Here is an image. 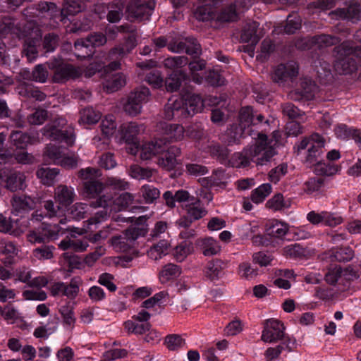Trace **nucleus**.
<instances>
[{
    "label": "nucleus",
    "instance_id": "1",
    "mask_svg": "<svg viewBox=\"0 0 361 361\" xmlns=\"http://www.w3.org/2000/svg\"><path fill=\"white\" fill-rule=\"evenodd\" d=\"M334 68L339 74H350L357 70L361 61V47L349 41L336 46L332 51Z\"/></svg>",
    "mask_w": 361,
    "mask_h": 361
},
{
    "label": "nucleus",
    "instance_id": "2",
    "mask_svg": "<svg viewBox=\"0 0 361 361\" xmlns=\"http://www.w3.org/2000/svg\"><path fill=\"white\" fill-rule=\"evenodd\" d=\"M178 197L181 201L183 209L185 211V214L176 221V225L179 228L190 227L193 221L207 215V210L203 207L201 201L190 195L188 192H180Z\"/></svg>",
    "mask_w": 361,
    "mask_h": 361
},
{
    "label": "nucleus",
    "instance_id": "3",
    "mask_svg": "<svg viewBox=\"0 0 361 361\" xmlns=\"http://www.w3.org/2000/svg\"><path fill=\"white\" fill-rule=\"evenodd\" d=\"M53 116V114H51ZM49 123L43 128V135L53 140L65 142L68 146H72L75 142V133L73 128L61 130L60 128L63 127L66 121L57 114L54 116H48Z\"/></svg>",
    "mask_w": 361,
    "mask_h": 361
},
{
    "label": "nucleus",
    "instance_id": "4",
    "mask_svg": "<svg viewBox=\"0 0 361 361\" xmlns=\"http://www.w3.org/2000/svg\"><path fill=\"white\" fill-rule=\"evenodd\" d=\"M271 143L267 135L258 133L255 144L250 146L253 161L257 165H266L276 154V151Z\"/></svg>",
    "mask_w": 361,
    "mask_h": 361
},
{
    "label": "nucleus",
    "instance_id": "5",
    "mask_svg": "<svg viewBox=\"0 0 361 361\" xmlns=\"http://www.w3.org/2000/svg\"><path fill=\"white\" fill-rule=\"evenodd\" d=\"M145 231L142 228L131 226L121 235H114L110 239V243L117 252H127L133 246L134 242L140 235H144Z\"/></svg>",
    "mask_w": 361,
    "mask_h": 361
},
{
    "label": "nucleus",
    "instance_id": "6",
    "mask_svg": "<svg viewBox=\"0 0 361 361\" xmlns=\"http://www.w3.org/2000/svg\"><path fill=\"white\" fill-rule=\"evenodd\" d=\"M49 67L53 71L52 80L57 83H63L69 80H75L82 74V70L69 63H49Z\"/></svg>",
    "mask_w": 361,
    "mask_h": 361
},
{
    "label": "nucleus",
    "instance_id": "7",
    "mask_svg": "<svg viewBox=\"0 0 361 361\" xmlns=\"http://www.w3.org/2000/svg\"><path fill=\"white\" fill-rule=\"evenodd\" d=\"M154 7V0H132L127 6L128 17L138 20L148 19Z\"/></svg>",
    "mask_w": 361,
    "mask_h": 361
},
{
    "label": "nucleus",
    "instance_id": "8",
    "mask_svg": "<svg viewBox=\"0 0 361 361\" xmlns=\"http://www.w3.org/2000/svg\"><path fill=\"white\" fill-rule=\"evenodd\" d=\"M149 95V90L146 87L136 89L121 102L123 111L126 113H140L142 104L147 101Z\"/></svg>",
    "mask_w": 361,
    "mask_h": 361
},
{
    "label": "nucleus",
    "instance_id": "9",
    "mask_svg": "<svg viewBox=\"0 0 361 361\" xmlns=\"http://www.w3.org/2000/svg\"><path fill=\"white\" fill-rule=\"evenodd\" d=\"M134 30V28L129 25H124L118 27V31L130 32L131 35L128 37L123 44H120L109 51V59H122L134 49L136 46L135 36L133 34Z\"/></svg>",
    "mask_w": 361,
    "mask_h": 361
},
{
    "label": "nucleus",
    "instance_id": "10",
    "mask_svg": "<svg viewBox=\"0 0 361 361\" xmlns=\"http://www.w3.org/2000/svg\"><path fill=\"white\" fill-rule=\"evenodd\" d=\"M123 4L116 2L108 5H97L94 10L100 19L104 18L106 16L109 23H118L122 18L123 16Z\"/></svg>",
    "mask_w": 361,
    "mask_h": 361
},
{
    "label": "nucleus",
    "instance_id": "11",
    "mask_svg": "<svg viewBox=\"0 0 361 361\" xmlns=\"http://www.w3.org/2000/svg\"><path fill=\"white\" fill-rule=\"evenodd\" d=\"M169 51L175 53L185 51L189 55L197 56L201 54L200 44L192 37H187L185 42L171 40L168 43Z\"/></svg>",
    "mask_w": 361,
    "mask_h": 361
},
{
    "label": "nucleus",
    "instance_id": "12",
    "mask_svg": "<svg viewBox=\"0 0 361 361\" xmlns=\"http://www.w3.org/2000/svg\"><path fill=\"white\" fill-rule=\"evenodd\" d=\"M284 329L285 327L280 321L273 319H268L264 324L262 340L269 343L281 340L284 336Z\"/></svg>",
    "mask_w": 361,
    "mask_h": 361
},
{
    "label": "nucleus",
    "instance_id": "13",
    "mask_svg": "<svg viewBox=\"0 0 361 361\" xmlns=\"http://www.w3.org/2000/svg\"><path fill=\"white\" fill-rule=\"evenodd\" d=\"M317 92L318 87L315 82L311 78L305 77L300 79L297 88L291 93V97L295 100L302 98L310 100L314 97Z\"/></svg>",
    "mask_w": 361,
    "mask_h": 361
},
{
    "label": "nucleus",
    "instance_id": "14",
    "mask_svg": "<svg viewBox=\"0 0 361 361\" xmlns=\"http://www.w3.org/2000/svg\"><path fill=\"white\" fill-rule=\"evenodd\" d=\"M110 198L106 195L99 196L96 200L90 203V207L93 208L102 207V209L97 212L94 216L90 218L87 222V228L92 230V226L98 224L107 219L108 212L106 207H108Z\"/></svg>",
    "mask_w": 361,
    "mask_h": 361
},
{
    "label": "nucleus",
    "instance_id": "15",
    "mask_svg": "<svg viewBox=\"0 0 361 361\" xmlns=\"http://www.w3.org/2000/svg\"><path fill=\"white\" fill-rule=\"evenodd\" d=\"M166 139H155L144 143L140 149V158L149 160L164 152L166 148Z\"/></svg>",
    "mask_w": 361,
    "mask_h": 361
},
{
    "label": "nucleus",
    "instance_id": "16",
    "mask_svg": "<svg viewBox=\"0 0 361 361\" xmlns=\"http://www.w3.org/2000/svg\"><path fill=\"white\" fill-rule=\"evenodd\" d=\"M298 74V65L295 61H290L286 64L278 66L272 76L274 82L283 83L288 79H293Z\"/></svg>",
    "mask_w": 361,
    "mask_h": 361
},
{
    "label": "nucleus",
    "instance_id": "17",
    "mask_svg": "<svg viewBox=\"0 0 361 361\" xmlns=\"http://www.w3.org/2000/svg\"><path fill=\"white\" fill-rule=\"evenodd\" d=\"M27 229V224L19 219L13 220L0 214V232L10 233L16 237L20 236Z\"/></svg>",
    "mask_w": 361,
    "mask_h": 361
},
{
    "label": "nucleus",
    "instance_id": "18",
    "mask_svg": "<svg viewBox=\"0 0 361 361\" xmlns=\"http://www.w3.org/2000/svg\"><path fill=\"white\" fill-rule=\"evenodd\" d=\"M181 150L176 146H171L166 148L164 152L160 154L162 156L159 159L158 164L167 171L173 170L178 164L177 157L180 156Z\"/></svg>",
    "mask_w": 361,
    "mask_h": 361
},
{
    "label": "nucleus",
    "instance_id": "19",
    "mask_svg": "<svg viewBox=\"0 0 361 361\" xmlns=\"http://www.w3.org/2000/svg\"><path fill=\"white\" fill-rule=\"evenodd\" d=\"M29 35L25 40L23 51L27 60L32 61L37 56V44L41 38V33L37 27H35Z\"/></svg>",
    "mask_w": 361,
    "mask_h": 361
},
{
    "label": "nucleus",
    "instance_id": "20",
    "mask_svg": "<svg viewBox=\"0 0 361 361\" xmlns=\"http://www.w3.org/2000/svg\"><path fill=\"white\" fill-rule=\"evenodd\" d=\"M251 147L244 148L241 152H235L229 161L228 166L235 168H245L253 161Z\"/></svg>",
    "mask_w": 361,
    "mask_h": 361
},
{
    "label": "nucleus",
    "instance_id": "21",
    "mask_svg": "<svg viewBox=\"0 0 361 361\" xmlns=\"http://www.w3.org/2000/svg\"><path fill=\"white\" fill-rule=\"evenodd\" d=\"M18 248L16 245L11 241L1 240L0 242V254L5 257L1 259V262L5 267H8L14 263V258L18 254Z\"/></svg>",
    "mask_w": 361,
    "mask_h": 361
},
{
    "label": "nucleus",
    "instance_id": "22",
    "mask_svg": "<svg viewBox=\"0 0 361 361\" xmlns=\"http://www.w3.org/2000/svg\"><path fill=\"white\" fill-rule=\"evenodd\" d=\"M75 194L71 187L66 185H59L55 188L54 197L56 201L62 206L67 207L72 204L75 200Z\"/></svg>",
    "mask_w": 361,
    "mask_h": 361
},
{
    "label": "nucleus",
    "instance_id": "23",
    "mask_svg": "<svg viewBox=\"0 0 361 361\" xmlns=\"http://www.w3.org/2000/svg\"><path fill=\"white\" fill-rule=\"evenodd\" d=\"M106 42V37L101 33H94L90 35L85 39H78L74 47L76 50L80 51L83 48L88 49L89 47H99Z\"/></svg>",
    "mask_w": 361,
    "mask_h": 361
},
{
    "label": "nucleus",
    "instance_id": "24",
    "mask_svg": "<svg viewBox=\"0 0 361 361\" xmlns=\"http://www.w3.org/2000/svg\"><path fill=\"white\" fill-rule=\"evenodd\" d=\"M207 152L210 157L221 164L228 165L230 150L218 142H212L207 146Z\"/></svg>",
    "mask_w": 361,
    "mask_h": 361
},
{
    "label": "nucleus",
    "instance_id": "25",
    "mask_svg": "<svg viewBox=\"0 0 361 361\" xmlns=\"http://www.w3.org/2000/svg\"><path fill=\"white\" fill-rule=\"evenodd\" d=\"M13 213L16 214L33 209L35 206V200L29 196H14L11 201Z\"/></svg>",
    "mask_w": 361,
    "mask_h": 361
},
{
    "label": "nucleus",
    "instance_id": "26",
    "mask_svg": "<svg viewBox=\"0 0 361 361\" xmlns=\"http://www.w3.org/2000/svg\"><path fill=\"white\" fill-rule=\"evenodd\" d=\"M6 187L11 191L23 190L25 187V176L20 172H10L6 176Z\"/></svg>",
    "mask_w": 361,
    "mask_h": 361
},
{
    "label": "nucleus",
    "instance_id": "27",
    "mask_svg": "<svg viewBox=\"0 0 361 361\" xmlns=\"http://www.w3.org/2000/svg\"><path fill=\"white\" fill-rule=\"evenodd\" d=\"M195 245L200 247L204 256H212L220 251V247L216 241L210 237L197 239Z\"/></svg>",
    "mask_w": 361,
    "mask_h": 361
},
{
    "label": "nucleus",
    "instance_id": "28",
    "mask_svg": "<svg viewBox=\"0 0 361 361\" xmlns=\"http://www.w3.org/2000/svg\"><path fill=\"white\" fill-rule=\"evenodd\" d=\"M258 26L259 23L255 21L247 23L243 30L241 40L255 45L259 39V36L257 33Z\"/></svg>",
    "mask_w": 361,
    "mask_h": 361
},
{
    "label": "nucleus",
    "instance_id": "29",
    "mask_svg": "<svg viewBox=\"0 0 361 361\" xmlns=\"http://www.w3.org/2000/svg\"><path fill=\"white\" fill-rule=\"evenodd\" d=\"M140 130H143L142 126H138L135 123H129L127 126L123 129V138L128 145L139 144L137 135Z\"/></svg>",
    "mask_w": 361,
    "mask_h": 361
},
{
    "label": "nucleus",
    "instance_id": "30",
    "mask_svg": "<svg viewBox=\"0 0 361 361\" xmlns=\"http://www.w3.org/2000/svg\"><path fill=\"white\" fill-rule=\"evenodd\" d=\"M104 188V184L96 179H91L83 183V191L88 198H95L99 196Z\"/></svg>",
    "mask_w": 361,
    "mask_h": 361
},
{
    "label": "nucleus",
    "instance_id": "31",
    "mask_svg": "<svg viewBox=\"0 0 361 361\" xmlns=\"http://www.w3.org/2000/svg\"><path fill=\"white\" fill-rule=\"evenodd\" d=\"M61 147L53 144L47 145L43 152V157L45 161L59 164L63 157Z\"/></svg>",
    "mask_w": 361,
    "mask_h": 361
},
{
    "label": "nucleus",
    "instance_id": "32",
    "mask_svg": "<svg viewBox=\"0 0 361 361\" xmlns=\"http://www.w3.org/2000/svg\"><path fill=\"white\" fill-rule=\"evenodd\" d=\"M311 42L319 48H326L336 45L341 42V39L336 36L322 34L312 37Z\"/></svg>",
    "mask_w": 361,
    "mask_h": 361
},
{
    "label": "nucleus",
    "instance_id": "33",
    "mask_svg": "<svg viewBox=\"0 0 361 361\" xmlns=\"http://www.w3.org/2000/svg\"><path fill=\"white\" fill-rule=\"evenodd\" d=\"M185 78V73L180 71H174L165 80V86L169 92L177 91Z\"/></svg>",
    "mask_w": 361,
    "mask_h": 361
},
{
    "label": "nucleus",
    "instance_id": "34",
    "mask_svg": "<svg viewBox=\"0 0 361 361\" xmlns=\"http://www.w3.org/2000/svg\"><path fill=\"white\" fill-rule=\"evenodd\" d=\"M36 174L44 185H51L59 174V169L42 167L37 171Z\"/></svg>",
    "mask_w": 361,
    "mask_h": 361
},
{
    "label": "nucleus",
    "instance_id": "35",
    "mask_svg": "<svg viewBox=\"0 0 361 361\" xmlns=\"http://www.w3.org/2000/svg\"><path fill=\"white\" fill-rule=\"evenodd\" d=\"M140 194L147 204L154 203L160 197V190L155 186L145 184L140 188Z\"/></svg>",
    "mask_w": 361,
    "mask_h": 361
},
{
    "label": "nucleus",
    "instance_id": "36",
    "mask_svg": "<svg viewBox=\"0 0 361 361\" xmlns=\"http://www.w3.org/2000/svg\"><path fill=\"white\" fill-rule=\"evenodd\" d=\"M169 243L165 240L159 241L157 244L153 245L147 251L148 257L153 260H158L167 254L169 249Z\"/></svg>",
    "mask_w": 361,
    "mask_h": 361
},
{
    "label": "nucleus",
    "instance_id": "37",
    "mask_svg": "<svg viewBox=\"0 0 361 361\" xmlns=\"http://www.w3.org/2000/svg\"><path fill=\"white\" fill-rule=\"evenodd\" d=\"M36 10L39 11L40 14L51 19L59 18V10L54 3L40 1L36 5Z\"/></svg>",
    "mask_w": 361,
    "mask_h": 361
},
{
    "label": "nucleus",
    "instance_id": "38",
    "mask_svg": "<svg viewBox=\"0 0 361 361\" xmlns=\"http://www.w3.org/2000/svg\"><path fill=\"white\" fill-rule=\"evenodd\" d=\"M184 106L185 113H198L202 111L204 102L199 95L193 94L188 97Z\"/></svg>",
    "mask_w": 361,
    "mask_h": 361
},
{
    "label": "nucleus",
    "instance_id": "39",
    "mask_svg": "<svg viewBox=\"0 0 361 361\" xmlns=\"http://www.w3.org/2000/svg\"><path fill=\"white\" fill-rule=\"evenodd\" d=\"M181 269L179 266L174 264H166L159 273V279L161 283H166L170 279L180 276Z\"/></svg>",
    "mask_w": 361,
    "mask_h": 361
},
{
    "label": "nucleus",
    "instance_id": "40",
    "mask_svg": "<svg viewBox=\"0 0 361 361\" xmlns=\"http://www.w3.org/2000/svg\"><path fill=\"white\" fill-rule=\"evenodd\" d=\"M354 257L353 250L349 247H341L333 253L326 254V258L329 257L331 261H338L340 262H348Z\"/></svg>",
    "mask_w": 361,
    "mask_h": 361
},
{
    "label": "nucleus",
    "instance_id": "41",
    "mask_svg": "<svg viewBox=\"0 0 361 361\" xmlns=\"http://www.w3.org/2000/svg\"><path fill=\"white\" fill-rule=\"evenodd\" d=\"M25 73L26 75L24 78L42 83L46 82L49 75L47 70L43 65L36 66L31 73L29 71H25Z\"/></svg>",
    "mask_w": 361,
    "mask_h": 361
},
{
    "label": "nucleus",
    "instance_id": "42",
    "mask_svg": "<svg viewBox=\"0 0 361 361\" xmlns=\"http://www.w3.org/2000/svg\"><path fill=\"white\" fill-rule=\"evenodd\" d=\"M126 84V77L122 73H116L113 75L108 79L105 84L104 88L108 92H114L117 91Z\"/></svg>",
    "mask_w": 361,
    "mask_h": 361
},
{
    "label": "nucleus",
    "instance_id": "43",
    "mask_svg": "<svg viewBox=\"0 0 361 361\" xmlns=\"http://www.w3.org/2000/svg\"><path fill=\"white\" fill-rule=\"evenodd\" d=\"M159 127L165 130L166 134L173 137L176 140H180L183 137L184 128L178 124H169L161 122Z\"/></svg>",
    "mask_w": 361,
    "mask_h": 361
},
{
    "label": "nucleus",
    "instance_id": "44",
    "mask_svg": "<svg viewBox=\"0 0 361 361\" xmlns=\"http://www.w3.org/2000/svg\"><path fill=\"white\" fill-rule=\"evenodd\" d=\"M154 172V169L143 168L138 165H133L129 169L130 176L137 180L149 179L152 176Z\"/></svg>",
    "mask_w": 361,
    "mask_h": 361
},
{
    "label": "nucleus",
    "instance_id": "45",
    "mask_svg": "<svg viewBox=\"0 0 361 361\" xmlns=\"http://www.w3.org/2000/svg\"><path fill=\"white\" fill-rule=\"evenodd\" d=\"M289 121L286 125V131L288 135L298 136L302 133V127L297 121L300 114H288Z\"/></svg>",
    "mask_w": 361,
    "mask_h": 361
},
{
    "label": "nucleus",
    "instance_id": "46",
    "mask_svg": "<svg viewBox=\"0 0 361 361\" xmlns=\"http://www.w3.org/2000/svg\"><path fill=\"white\" fill-rule=\"evenodd\" d=\"M288 229L286 224L276 221L267 228V233L274 238H282L288 233Z\"/></svg>",
    "mask_w": 361,
    "mask_h": 361
},
{
    "label": "nucleus",
    "instance_id": "47",
    "mask_svg": "<svg viewBox=\"0 0 361 361\" xmlns=\"http://www.w3.org/2000/svg\"><path fill=\"white\" fill-rule=\"evenodd\" d=\"M338 166L334 164L317 162L315 164L314 172L319 176H331L338 171Z\"/></svg>",
    "mask_w": 361,
    "mask_h": 361
},
{
    "label": "nucleus",
    "instance_id": "48",
    "mask_svg": "<svg viewBox=\"0 0 361 361\" xmlns=\"http://www.w3.org/2000/svg\"><path fill=\"white\" fill-rule=\"evenodd\" d=\"M10 140L11 143L17 148L24 149L30 143L31 137L21 131H15L11 134Z\"/></svg>",
    "mask_w": 361,
    "mask_h": 361
},
{
    "label": "nucleus",
    "instance_id": "49",
    "mask_svg": "<svg viewBox=\"0 0 361 361\" xmlns=\"http://www.w3.org/2000/svg\"><path fill=\"white\" fill-rule=\"evenodd\" d=\"M188 63V57L184 56H177L165 59L163 62V65L166 68L176 70L182 68Z\"/></svg>",
    "mask_w": 361,
    "mask_h": 361
},
{
    "label": "nucleus",
    "instance_id": "50",
    "mask_svg": "<svg viewBox=\"0 0 361 361\" xmlns=\"http://www.w3.org/2000/svg\"><path fill=\"white\" fill-rule=\"evenodd\" d=\"M271 191V186L270 184H262L254 190L251 199L255 203L262 202L270 194Z\"/></svg>",
    "mask_w": 361,
    "mask_h": 361
},
{
    "label": "nucleus",
    "instance_id": "51",
    "mask_svg": "<svg viewBox=\"0 0 361 361\" xmlns=\"http://www.w3.org/2000/svg\"><path fill=\"white\" fill-rule=\"evenodd\" d=\"M69 215L75 220H80L85 217L87 212V205L82 202H77L68 209Z\"/></svg>",
    "mask_w": 361,
    "mask_h": 361
},
{
    "label": "nucleus",
    "instance_id": "52",
    "mask_svg": "<svg viewBox=\"0 0 361 361\" xmlns=\"http://www.w3.org/2000/svg\"><path fill=\"white\" fill-rule=\"evenodd\" d=\"M184 102L182 99L173 97L168 100L165 105L166 113H173L180 111L181 113H185Z\"/></svg>",
    "mask_w": 361,
    "mask_h": 361
},
{
    "label": "nucleus",
    "instance_id": "53",
    "mask_svg": "<svg viewBox=\"0 0 361 361\" xmlns=\"http://www.w3.org/2000/svg\"><path fill=\"white\" fill-rule=\"evenodd\" d=\"M301 27V20L298 16L289 15L286 25L283 26V32L293 34Z\"/></svg>",
    "mask_w": 361,
    "mask_h": 361
},
{
    "label": "nucleus",
    "instance_id": "54",
    "mask_svg": "<svg viewBox=\"0 0 361 361\" xmlns=\"http://www.w3.org/2000/svg\"><path fill=\"white\" fill-rule=\"evenodd\" d=\"M305 252V250L298 243L288 245L283 248V255L287 257H300L304 256Z\"/></svg>",
    "mask_w": 361,
    "mask_h": 361
},
{
    "label": "nucleus",
    "instance_id": "55",
    "mask_svg": "<svg viewBox=\"0 0 361 361\" xmlns=\"http://www.w3.org/2000/svg\"><path fill=\"white\" fill-rule=\"evenodd\" d=\"M145 80L154 88L161 87L164 80L159 71H151L145 75Z\"/></svg>",
    "mask_w": 361,
    "mask_h": 361
},
{
    "label": "nucleus",
    "instance_id": "56",
    "mask_svg": "<svg viewBox=\"0 0 361 361\" xmlns=\"http://www.w3.org/2000/svg\"><path fill=\"white\" fill-rule=\"evenodd\" d=\"M346 20L357 22L361 20V8L358 4H350L345 8Z\"/></svg>",
    "mask_w": 361,
    "mask_h": 361
},
{
    "label": "nucleus",
    "instance_id": "57",
    "mask_svg": "<svg viewBox=\"0 0 361 361\" xmlns=\"http://www.w3.org/2000/svg\"><path fill=\"white\" fill-rule=\"evenodd\" d=\"M165 344L169 350H175L183 346L185 341L180 336L172 334L166 337Z\"/></svg>",
    "mask_w": 361,
    "mask_h": 361
},
{
    "label": "nucleus",
    "instance_id": "58",
    "mask_svg": "<svg viewBox=\"0 0 361 361\" xmlns=\"http://www.w3.org/2000/svg\"><path fill=\"white\" fill-rule=\"evenodd\" d=\"M213 5H203L200 4L195 11V17L200 21L208 20L212 13V6Z\"/></svg>",
    "mask_w": 361,
    "mask_h": 361
},
{
    "label": "nucleus",
    "instance_id": "59",
    "mask_svg": "<svg viewBox=\"0 0 361 361\" xmlns=\"http://www.w3.org/2000/svg\"><path fill=\"white\" fill-rule=\"evenodd\" d=\"M244 130L243 127H240L238 125H233L227 132L228 145L238 142L242 137Z\"/></svg>",
    "mask_w": 361,
    "mask_h": 361
},
{
    "label": "nucleus",
    "instance_id": "60",
    "mask_svg": "<svg viewBox=\"0 0 361 361\" xmlns=\"http://www.w3.org/2000/svg\"><path fill=\"white\" fill-rule=\"evenodd\" d=\"M190 252V247L189 245L186 243H181L174 248L173 255L176 261L183 262Z\"/></svg>",
    "mask_w": 361,
    "mask_h": 361
},
{
    "label": "nucleus",
    "instance_id": "61",
    "mask_svg": "<svg viewBox=\"0 0 361 361\" xmlns=\"http://www.w3.org/2000/svg\"><path fill=\"white\" fill-rule=\"evenodd\" d=\"M54 246H42L34 250V255L38 259H50L53 257Z\"/></svg>",
    "mask_w": 361,
    "mask_h": 361
},
{
    "label": "nucleus",
    "instance_id": "62",
    "mask_svg": "<svg viewBox=\"0 0 361 361\" xmlns=\"http://www.w3.org/2000/svg\"><path fill=\"white\" fill-rule=\"evenodd\" d=\"M101 127L104 134H112L116 128V125L114 119V114H107L105 116V118L102 121Z\"/></svg>",
    "mask_w": 361,
    "mask_h": 361
},
{
    "label": "nucleus",
    "instance_id": "63",
    "mask_svg": "<svg viewBox=\"0 0 361 361\" xmlns=\"http://www.w3.org/2000/svg\"><path fill=\"white\" fill-rule=\"evenodd\" d=\"M238 13L235 8L231 5L221 11L219 16V19L225 22L234 21L238 18Z\"/></svg>",
    "mask_w": 361,
    "mask_h": 361
},
{
    "label": "nucleus",
    "instance_id": "64",
    "mask_svg": "<svg viewBox=\"0 0 361 361\" xmlns=\"http://www.w3.org/2000/svg\"><path fill=\"white\" fill-rule=\"evenodd\" d=\"M59 36L57 35L49 33L45 35L43 47L47 52L53 51L58 46Z\"/></svg>",
    "mask_w": 361,
    "mask_h": 361
}]
</instances>
